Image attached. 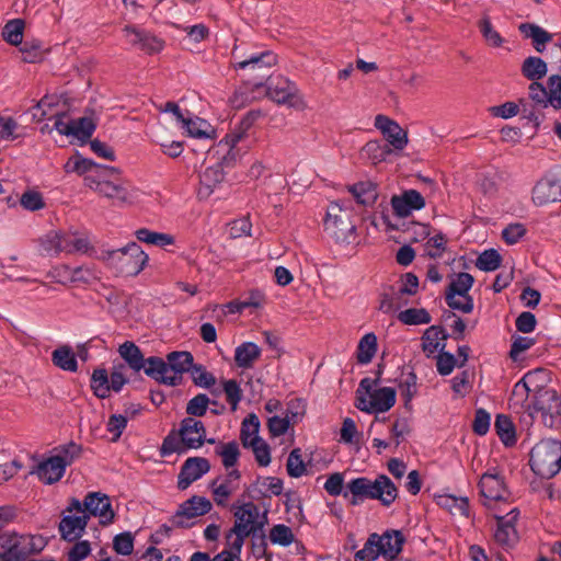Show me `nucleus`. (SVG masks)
I'll return each mask as SVG.
<instances>
[{
    "label": "nucleus",
    "mask_w": 561,
    "mask_h": 561,
    "mask_svg": "<svg viewBox=\"0 0 561 561\" xmlns=\"http://www.w3.org/2000/svg\"><path fill=\"white\" fill-rule=\"evenodd\" d=\"M231 55L236 70L249 71L248 78L243 80L242 85L234 91L230 99L232 106L242 107L252 102L255 99L253 93L263 88L274 76L270 71L277 64V55L272 50H264L245 56L239 51L238 46L233 47Z\"/></svg>",
    "instance_id": "1"
},
{
    "label": "nucleus",
    "mask_w": 561,
    "mask_h": 561,
    "mask_svg": "<svg viewBox=\"0 0 561 561\" xmlns=\"http://www.w3.org/2000/svg\"><path fill=\"white\" fill-rule=\"evenodd\" d=\"M206 440V427L201 420L187 416L180 422L179 428H172L159 447L161 457L172 454L183 455L191 449L201 448Z\"/></svg>",
    "instance_id": "2"
},
{
    "label": "nucleus",
    "mask_w": 561,
    "mask_h": 561,
    "mask_svg": "<svg viewBox=\"0 0 561 561\" xmlns=\"http://www.w3.org/2000/svg\"><path fill=\"white\" fill-rule=\"evenodd\" d=\"M101 259L115 271L116 276H137L148 262V254L141 247L131 241L123 248L114 250H103Z\"/></svg>",
    "instance_id": "3"
},
{
    "label": "nucleus",
    "mask_w": 561,
    "mask_h": 561,
    "mask_svg": "<svg viewBox=\"0 0 561 561\" xmlns=\"http://www.w3.org/2000/svg\"><path fill=\"white\" fill-rule=\"evenodd\" d=\"M529 467L541 479L554 478L561 471V440H539L529 453Z\"/></svg>",
    "instance_id": "4"
},
{
    "label": "nucleus",
    "mask_w": 561,
    "mask_h": 561,
    "mask_svg": "<svg viewBox=\"0 0 561 561\" xmlns=\"http://www.w3.org/2000/svg\"><path fill=\"white\" fill-rule=\"evenodd\" d=\"M1 547L12 561H28L31 556L39 554L47 546V539L39 534L4 533L0 536Z\"/></svg>",
    "instance_id": "5"
},
{
    "label": "nucleus",
    "mask_w": 561,
    "mask_h": 561,
    "mask_svg": "<svg viewBox=\"0 0 561 561\" xmlns=\"http://www.w3.org/2000/svg\"><path fill=\"white\" fill-rule=\"evenodd\" d=\"M526 412L531 419L540 412L545 426L558 427L561 424V397L554 389H538L526 404Z\"/></svg>",
    "instance_id": "6"
},
{
    "label": "nucleus",
    "mask_w": 561,
    "mask_h": 561,
    "mask_svg": "<svg viewBox=\"0 0 561 561\" xmlns=\"http://www.w3.org/2000/svg\"><path fill=\"white\" fill-rule=\"evenodd\" d=\"M263 88H265V95L277 104L296 110L306 107L296 83L282 75H274Z\"/></svg>",
    "instance_id": "7"
},
{
    "label": "nucleus",
    "mask_w": 561,
    "mask_h": 561,
    "mask_svg": "<svg viewBox=\"0 0 561 561\" xmlns=\"http://www.w3.org/2000/svg\"><path fill=\"white\" fill-rule=\"evenodd\" d=\"M124 368L123 364L114 366L110 375L105 368H95L90 379L93 394L99 399H106L111 391L119 392L129 382V379L122 373Z\"/></svg>",
    "instance_id": "8"
},
{
    "label": "nucleus",
    "mask_w": 561,
    "mask_h": 561,
    "mask_svg": "<svg viewBox=\"0 0 561 561\" xmlns=\"http://www.w3.org/2000/svg\"><path fill=\"white\" fill-rule=\"evenodd\" d=\"M324 230L336 242H350L348 238L355 233L356 227L351 221L347 210H343L337 202L331 203L323 221Z\"/></svg>",
    "instance_id": "9"
},
{
    "label": "nucleus",
    "mask_w": 561,
    "mask_h": 561,
    "mask_svg": "<svg viewBox=\"0 0 561 561\" xmlns=\"http://www.w3.org/2000/svg\"><path fill=\"white\" fill-rule=\"evenodd\" d=\"M531 199L536 206L561 203V174L547 172L533 187Z\"/></svg>",
    "instance_id": "10"
},
{
    "label": "nucleus",
    "mask_w": 561,
    "mask_h": 561,
    "mask_svg": "<svg viewBox=\"0 0 561 561\" xmlns=\"http://www.w3.org/2000/svg\"><path fill=\"white\" fill-rule=\"evenodd\" d=\"M211 508L213 504L207 497L193 495L180 504L178 511L170 520L176 528H190L192 524L185 523L183 517L191 519L197 516H203L209 513Z\"/></svg>",
    "instance_id": "11"
},
{
    "label": "nucleus",
    "mask_w": 561,
    "mask_h": 561,
    "mask_svg": "<svg viewBox=\"0 0 561 561\" xmlns=\"http://www.w3.org/2000/svg\"><path fill=\"white\" fill-rule=\"evenodd\" d=\"M480 495L490 501H507L511 492L505 483V478L496 468L484 472L478 483Z\"/></svg>",
    "instance_id": "12"
},
{
    "label": "nucleus",
    "mask_w": 561,
    "mask_h": 561,
    "mask_svg": "<svg viewBox=\"0 0 561 561\" xmlns=\"http://www.w3.org/2000/svg\"><path fill=\"white\" fill-rule=\"evenodd\" d=\"M123 33L128 43L148 55L160 53L164 47V41L152 33L135 25H125Z\"/></svg>",
    "instance_id": "13"
},
{
    "label": "nucleus",
    "mask_w": 561,
    "mask_h": 561,
    "mask_svg": "<svg viewBox=\"0 0 561 561\" xmlns=\"http://www.w3.org/2000/svg\"><path fill=\"white\" fill-rule=\"evenodd\" d=\"M375 127L381 131L387 141L386 144L393 148L392 151L403 150L407 147L409 142L408 131L404 130L394 119L386 115L378 114L375 117Z\"/></svg>",
    "instance_id": "14"
},
{
    "label": "nucleus",
    "mask_w": 561,
    "mask_h": 561,
    "mask_svg": "<svg viewBox=\"0 0 561 561\" xmlns=\"http://www.w3.org/2000/svg\"><path fill=\"white\" fill-rule=\"evenodd\" d=\"M393 215L399 218H407L414 210H421L425 207L424 196L416 190H404L401 194L392 195L390 199Z\"/></svg>",
    "instance_id": "15"
},
{
    "label": "nucleus",
    "mask_w": 561,
    "mask_h": 561,
    "mask_svg": "<svg viewBox=\"0 0 561 561\" xmlns=\"http://www.w3.org/2000/svg\"><path fill=\"white\" fill-rule=\"evenodd\" d=\"M211 466L207 458L188 457L181 466L178 476V489L186 490L194 481L201 479L210 470Z\"/></svg>",
    "instance_id": "16"
},
{
    "label": "nucleus",
    "mask_w": 561,
    "mask_h": 561,
    "mask_svg": "<svg viewBox=\"0 0 561 561\" xmlns=\"http://www.w3.org/2000/svg\"><path fill=\"white\" fill-rule=\"evenodd\" d=\"M398 495L397 485L387 474L381 473L374 481L370 480V500H377L382 506L389 507Z\"/></svg>",
    "instance_id": "17"
},
{
    "label": "nucleus",
    "mask_w": 561,
    "mask_h": 561,
    "mask_svg": "<svg viewBox=\"0 0 561 561\" xmlns=\"http://www.w3.org/2000/svg\"><path fill=\"white\" fill-rule=\"evenodd\" d=\"M65 471V462H61L60 457L54 455L42 460L30 473H36L39 481L50 485L60 481Z\"/></svg>",
    "instance_id": "18"
},
{
    "label": "nucleus",
    "mask_w": 561,
    "mask_h": 561,
    "mask_svg": "<svg viewBox=\"0 0 561 561\" xmlns=\"http://www.w3.org/2000/svg\"><path fill=\"white\" fill-rule=\"evenodd\" d=\"M379 537H382L381 548L376 550V556H381L388 561L397 560L407 542L403 533L399 529H387Z\"/></svg>",
    "instance_id": "19"
},
{
    "label": "nucleus",
    "mask_w": 561,
    "mask_h": 561,
    "mask_svg": "<svg viewBox=\"0 0 561 561\" xmlns=\"http://www.w3.org/2000/svg\"><path fill=\"white\" fill-rule=\"evenodd\" d=\"M88 522L89 515H65L58 525L60 538L68 542L78 540L84 533Z\"/></svg>",
    "instance_id": "20"
},
{
    "label": "nucleus",
    "mask_w": 561,
    "mask_h": 561,
    "mask_svg": "<svg viewBox=\"0 0 561 561\" xmlns=\"http://www.w3.org/2000/svg\"><path fill=\"white\" fill-rule=\"evenodd\" d=\"M163 111L172 113L175 116L176 121L182 124V127L187 131L188 136L201 139L213 138V135L210 133H207L206 130L199 128H195L196 124L206 125L205 119L199 117H196L195 119L184 117L183 113L181 112L179 105L175 102H167Z\"/></svg>",
    "instance_id": "21"
},
{
    "label": "nucleus",
    "mask_w": 561,
    "mask_h": 561,
    "mask_svg": "<svg viewBox=\"0 0 561 561\" xmlns=\"http://www.w3.org/2000/svg\"><path fill=\"white\" fill-rule=\"evenodd\" d=\"M343 497L346 499L352 506L359 505L367 499L370 500V479L367 477H358L348 481Z\"/></svg>",
    "instance_id": "22"
},
{
    "label": "nucleus",
    "mask_w": 561,
    "mask_h": 561,
    "mask_svg": "<svg viewBox=\"0 0 561 561\" xmlns=\"http://www.w3.org/2000/svg\"><path fill=\"white\" fill-rule=\"evenodd\" d=\"M225 180V172L220 169V165L216 163L207 167L199 175V188L197 196L199 199L208 198L215 187Z\"/></svg>",
    "instance_id": "23"
},
{
    "label": "nucleus",
    "mask_w": 561,
    "mask_h": 561,
    "mask_svg": "<svg viewBox=\"0 0 561 561\" xmlns=\"http://www.w3.org/2000/svg\"><path fill=\"white\" fill-rule=\"evenodd\" d=\"M518 31L525 38L531 39L533 47L540 54L546 50L547 44L553 38L551 33L535 23H522L518 26Z\"/></svg>",
    "instance_id": "24"
},
{
    "label": "nucleus",
    "mask_w": 561,
    "mask_h": 561,
    "mask_svg": "<svg viewBox=\"0 0 561 561\" xmlns=\"http://www.w3.org/2000/svg\"><path fill=\"white\" fill-rule=\"evenodd\" d=\"M369 398L371 399L370 408L374 414L386 413L390 411L397 402V390L392 387H380L375 389Z\"/></svg>",
    "instance_id": "25"
},
{
    "label": "nucleus",
    "mask_w": 561,
    "mask_h": 561,
    "mask_svg": "<svg viewBox=\"0 0 561 561\" xmlns=\"http://www.w3.org/2000/svg\"><path fill=\"white\" fill-rule=\"evenodd\" d=\"M377 184L371 181H360L348 186V192L356 203L363 206H373L377 198Z\"/></svg>",
    "instance_id": "26"
},
{
    "label": "nucleus",
    "mask_w": 561,
    "mask_h": 561,
    "mask_svg": "<svg viewBox=\"0 0 561 561\" xmlns=\"http://www.w3.org/2000/svg\"><path fill=\"white\" fill-rule=\"evenodd\" d=\"M449 337L450 334L446 331V329L443 325H431L425 330L421 337L422 351L426 353L427 357H431V355L434 352H439V347L442 346V343L435 340L440 339L442 341H446ZM443 344L445 343L443 342Z\"/></svg>",
    "instance_id": "27"
},
{
    "label": "nucleus",
    "mask_w": 561,
    "mask_h": 561,
    "mask_svg": "<svg viewBox=\"0 0 561 561\" xmlns=\"http://www.w3.org/2000/svg\"><path fill=\"white\" fill-rule=\"evenodd\" d=\"M261 356V348L254 342H243L234 351V363L239 368H252Z\"/></svg>",
    "instance_id": "28"
},
{
    "label": "nucleus",
    "mask_w": 561,
    "mask_h": 561,
    "mask_svg": "<svg viewBox=\"0 0 561 561\" xmlns=\"http://www.w3.org/2000/svg\"><path fill=\"white\" fill-rule=\"evenodd\" d=\"M96 126L98 124L93 118L83 116L72 119V127L68 128L66 133H69L72 137L77 138L82 146L92 140L91 137L95 131Z\"/></svg>",
    "instance_id": "29"
},
{
    "label": "nucleus",
    "mask_w": 561,
    "mask_h": 561,
    "mask_svg": "<svg viewBox=\"0 0 561 561\" xmlns=\"http://www.w3.org/2000/svg\"><path fill=\"white\" fill-rule=\"evenodd\" d=\"M494 430L505 447H513L516 445V428L508 415L497 414L495 416Z\"/></svg>",
    "instance_id": "30"
},
{
    "label": "nucleus",
    "mask_w": 561,
    "mask_h": 561,
    "mask_svg": "<svg viewBox=\"0 0 561 561\" xmlns=\"http://www.w3.org/2000/svg\"><path fill=\"white\" fill-rule=\"evenodd\" d=\"M118 353L130 369L139 373L145 367V356L138 345L126 341L119 345Z\"/></svg>",
    "instance_id": "31"
},
{
    "label": "nucleus",
    "mask_w": 561,
    "mask_h": 561,
    "mask_svg": "<svg viewBox=\"0 0 561 561\" xmlns=\"http://www.w3.org/2000/svg\"><path fill=\"white\" fill-rule=\"evenodd\" d=\"M84 181L95 182L94 191L107 198H117L123 203L127 201V190L122 185L114 184L106 179L96 180L95 176H85Z\"/></svg>",
    "instance_id": "32"
},
{
    "label": "nucleus",
    "mask_w": 561,
    "mask_h": 561,
    "mask_svg": "<svg viewBox=\"0 0 561 561\" xmlns=\"http://www.w3.org/2000/svg\"><path fill=\"white\" fill-rule=\"evenodd\" d=\"M51 362L56 367L65 371L76 373L78 370L76 353L69 345H62L54 350Z\"/></svg>",
    "instance_id": "33"
},
{
    "label": "nucleus",
    "mask_w": 561,
    "mask_h": 561,
    "mask_svg": "<svg viewBox=\"0 0 561 561\" xmlns=\"http://www.w3.org/2000/svg\"><path fill=\"white\" fill-rule=\"evenodd\" d=\"M456 277L445 289V301L453 300L456 296L467 295L474 284V277L469 273L460 272Z\"/></svg>",
    "instance_id": "34"
},
{
    "label": "nucleus",
    "mask_w": 561,
    "mask_h": 561,
    "mask_svg": "<svg viewBox=\"0 0 561 561\" xmlns=\"http://www.w3.org/2000/svg\"><path fill=\"white\" fill-rule=\"evenodd\" d=\"M241 444L243 448L252 449L255 461L260 467H267L271 463V447L261 436L247 440L244 435Z\"/></svg>",
    "instance_id": "35"
},
{
    "label": "nucleus",
    "mask_w": 561,
    "mask_h": 561,
    "mask_svg": "<svg viewBox=\"0 0 561 561\" xmlns=\"http://www.w3.org/2000/svg\"><path fill=\"white\" fill-rule=\"evenodd\" d=\"M520 72L527 80L537 81L546 77L548 65L541 57L529 56L524 59Z\"/></svg>",
    "instance_id": "36"
},
{
    "label": "nucleus",
    "mask_w": 561,
    "mask_h": 561,
    "mask_svg": "<svg viewBox=\"0 0 561 561\" xmlns=\"http://www.w3.org/2000/svg\"><path fill=\"white\" fill-rule=\"evenodd\" d=\"M191 365H193V354L188 351H173L167 354L168 371L183 375L190 373Z\"/></svg>",
    "instance_id": "37"
},
{
    "label": "nucleus",
    "mask_w": 561,
    "mask_h": 561,
    "mask_svg": "<svg viewBox=\"0 0 561 561\" xmlns=\"http://www.w3.org/2000/svg\"><path fill=\"white\" fill-rule=\"evenodd\" d=\"M378 348L377 336L374 332L366 333L358 342L356 350L357 363L360 365L369 364Z\"/></svg>",
    "instance_id": "38"
},
{
    "label": "nucleus",
    "mask_w": 561,
    "mask_h": 561,
    "mask_svg": "<svg viewBox=\"0 0 561 561\" xmlns=\"http://www.w3.org/2000/svg\"><path fill=\"white\" fill-rule=\"evenodd\" d=\"M60 237V252L75 253L81 252L87 253L90 249V242L87 238H79L76 233L65 232L59 230Z\"/></svg>",
    "instance_id": "39"
},
{
    "label": "nucleus",
    "mask_w": 561,
    "mask_h": 561,
    "mask_svg": "<svg viewBox=\"0 0 561 561\" xmlns=\"http://www.w3.org/2000/svg\"><path fill=\"white\" fill-rule=\"evenodd\" d=\"M215 454L221 458L222 466L230 469L238 463L241 451L238 443L231 440L229 443L219 442L215 448Z\"/></svg>",
    "instance_id": "40"
},
{
    "label": "nucleus",
    "mask_w": 561,
    "mask_h": 561,
    "mask_svg": "<svg viewBox=\"0 0 561 561\" xmlns=\"http://www.w3.org/2000/svg\"><path fill=\"white\" fill-rule=\"evenodd\" d=\"M24 28L25 21L23 19H12L4 24L1 36L8 44L19 46L23 41Z\"/></svg>",
    "instance_id": "41"
},
{
    "label": "nucleus",
    "mask_w": 561,
    "mask_h": 561,
    "mask_svg": "<svg viewBox=\"0 0 561 561\" xmlns=\"http://www.w3.org/2000/svg\"><path fill=\"white\" fill-rule=\"evenodd\" d=\"M362 153L366 156L374 164L386 161L387 157L392 153V149L388 144L379 140H369L362 149Z\"/></svg>",
    "instance_id": "42"
},
{
    "label": "nucleus",
    "mask_w": 561,
    "mask_h": 561,
    "mask_svg": "<svg viewBox=\"0 0 561 561\" xmlns=\"http://www.w3.org/2000/svg\"><path fill=\"white\" fill-rule=\"evenodd\" d=\"M503 257L495 249H486L476 260V266L482 272H494L502 266Z\"/></svg>",
    "instance_id": "43"
},
{
    "label": "nucleus",
    "mask_w": 561,
    "mask_h": 561,
    "mask_svg": "<svg viewBox=\"0 0 561 561\" xmlns=\"http://www.w3.org/2000/svg\"><path fill=\"white\" fill-rule=\"evenodd\" d=\"M209 404L218 405V401L210 400L205 393H198L186 403V414L194 419L202 417L207 413Z\"/></svg>",
    "instance_id": "44"
},
{
    "label": "nucleus",
    "mask_w": 561,
    "mask_h": 561,
    "mask_svg": "<svg viewBox=\"0 0 561 561\" xmlns=\"http://www.w3.org/2000/svg\"><path fill=\"white\" fill-rule=\"evenodd\" d=\"M398 320L407 325L427 324L432 321L430 312L424 308H409L398 313Z\"/></svg>",
    "instance_id": "45"
},
{
    "label": "nucleus",
    "mask_w": 561,
    "mask_h": 561,
    "mask_svg": "<svg viewBox=\"0 0 561 561\" xmlns=\"http://www.w3.org/2000/svg\"><path fill=\"white\" fill-rule=\"evenodd\" d=\"M20 51L24 55L23 61L35 64L43 60L44 49L43 43L39 39L22 41Z\"/></svg>",
    "instance_id": "46"
},
{
    "label": "nucleus",
    "mask_w": 561,
    "mask_h": 561,
    "mask_svg": "<svg viewBox=\"0 0 561 561\" xmlns=\"http://www.w3.org/2000/svg\"><path fill=\"white\" fill-rule=\"evenodd\" d=\"M142 369L148 377L160 383L161 377H164L168 373L167 358L163 359L159 356L145 358V367Z\"/></svg>",
    "instance_id": "47"
},
{
    "label": "nucleus",
    "mask_w": 561,
    "mask_h": 561,
    "mask_svg": "<svg viewBox=\"0 0 561 561\" xmlns=\"http://www.w3.org/2000/svg\"><path fill=\"white\" fill-rule=\"evenodd\" d=\"M268 538L273 545L288 547L295 541V535L289 526L276 524L270 529Z\"/></svg>",
    "instance_id": "48"
},
{
    "label": "nucleus",
    "mask_w": 561,
    "mask_h": 561,
    "mask_svg": "<svg viewBox=\"0 0 561 561\" xmlns=\"http://www.w3.org/2000/svg\"><path fill=\"white\" fill-rule=\"evenodd\" d=\"M446 344H442L439 347V354L436 358V369L440 376H448L453 373L455 367H459L458 359L456 356L445 351Z\"/></svg>",
    "instance_id": "49"
},
{
    "label": "nucleus",
    "mask_w": 561,
    "mask_h": 561,
    "mask_svg": "<svg viewBox=\"0 0 561 561\" xmlns=\"http://www.w3.org/2000/svg\"><path fill=\"white\" fill-rule=\"evenodd\" d=\"M286 470L290 478H300L307 473V468L302 460L300 448H294L290 451L286 463Z\"/></svg>",
    "instance_id": "50"
},
{
    "label": "nucleus",
    "mask_w": 561,
    "mask_h": 561,
    "mask_svg": "<svg viewBox=\"0 0 561 561\" xmlns=\"http://www.w3.org/2000/svg\"><path fill=\"white\" fill-rule=\"evenodd\" d=\"M222 391L226 394V400L230 404L231 411L234 412L243 398V391L239 382L236 379L224 380Z\"/></svg>",
    "instance_id": "51"
},
{
    "label": "nucleus",
    "mask_w": 561,
    "mask_h": 561,
    "mask_svg": "<svg viewBox=\"0 0 561 561\" xmlns=\"http://www.w3.org/2000/svg\"><path fill=\"white\" fill-rule=\"evenodd\" d=\"M135 547V535L130 531H123L114 536L113 550L121 556H129Z\"/></svg>",
    "instance_id": "52"
},
{
    "label": "nucleus",
    "mask_w": 561,
    "mask_h": 561,
    "mask_svg": "<svg viewBox=\"0 0 561 561\" xmlns=\"http://www.w3.org/2000/svg\"><path fill=\"white\" fill-rule=\"evenodd\" d=\"M534 377H536V374H525L524 377L515 383L512 391V398L510 399V402H512L514 397L522 396L520 408H523L525 412L526 404L529 403V393L533 391V385L529 379H533Z\"/></svg>",
    "instance_id": "53"
},
{
    "label": "nucleus",
    "mask_w": 561,
    "mask_h": 561,
    "mask_svg": "<svg viewBox=\"0 0 561 561\" xmlns=\"http://www.w3.org/2000/svg\"><path fill=\"white\" fill-rule=\"evenodd\" d=\"M534 377H536V374H525L524 377L515 383L512 391V398L510 399V402H512L514 397L522 396L520 408H523L525 412L526 404L529 403V393L533 391V385L529 379H533Z\"/></svg>",
    "instance_id": "54"
},
{
    "label": "nucleus",
    "mask_w": 561,
    "mask_h": 561,
    "mask_svg": "<svg viewBox=\"0 0 561 561\" xmlns=\"http://www.w3.org/2000/svg\"><path fill=\"white\" fill-rule=\"evenodd\" d=\"M20 204L30 211H37L46 206L42 193L34 190L25 191L20 197Z\"/></svg>",
    "instance_id": "55"
},
{
    "label": "nucleus",
    "mask_w": 561,
    "mask_h": 561,
    "mask_svg": "<svg viewBox=\"0 0 561 561\" xmlns=\"http://www.w3.org/2000/svg\"><path fill=\"white\" fill-rule=\"evenodd\" d=\"M260 427L261 422L259 416L255 413H249L241 423L240 428V440L244 438V434L247 436V440H251V438H256L260 436Z\"/></svg>",
    "instance_id": "56"
},
{
    "label": "nucleus",
    "mask_w": 561,
    "mask_h": 561,
    "mask_svg": "<svg viewBox=\"0 0 561 561\" xmlns=\"http://www.w3.org/2000/svg\"><path fill=\"white\" fill-rule=\"evenodd\" d=\"M99 502L100 505H98L96 507L95 516H99L101 518L100 524L102 526L112 524L116 515L112 507L110 496L104 493H101V495L99 496Z\"/></svg>",
    "instance_id": "57"
},
{
    "label": "nucleus",
    "mask_w": 561,
    "mask_h": 561,
    "mask_svg": "<svg viewBox=\"0 0 561 561\" xmlns=\"http://www.w3.org/2000/svg\"><path fill=\"white\" fill-rule=\"evenodd\" d=\"M266 425L271 437L275 438L285 435L291 427L293 423L290 422L289 415H286L285 417L274 415L267 419Z\"/></svg>",
    "instance_id": "58"
},
{
    "label": "nucleus",
    "mask_w": 561,
    "mask_h": 561,
    "mask_svg": "<svg viewBox=\"0 0 561 561\" xmlns=\"http://www.w3.org/2000/svg\"><path fill=\"white\" fill-rule=\"evenodd\" d=\"M479 28L484 39L493 47L502 46L504 39L501 34L492 26L489 16H484L479 21Z\"/></svg>",
    "instance_id": "59"
},
{
    "label": "nucleus",
    "mask_w": 561,
    "mask_h": 561,
    "mask_svg": "<svg viewBox=\"0 0 561 561\" xmlns=\"http://www.w3.org/2000/svg\"><path fill=\"white\" fill-rule=\"evenodd\" d=\"M529 98L537 104L540 105L542 108H547L550 106V103H548V99L550 98V89L545 87L542 83L537 81H531L529 84Z\"/></svg>",
    "instance_id": "60"
},
{
    "label": "nucleus",
    "mask_w": 561,
    "mask_h": 561,
    "mask_svg": "<svg viewBox=\"0 0 561 561\" xmlns=\"http://www.w3.org/2000/svg\"><path fill=\"white\" fill-rule=\"evenodd\" d=\"M58 450L59 453L56 456L61 458V462H65V467L67 468L81 457L83 448L82 445L70 442L66 445H61Z\"/></svg>",
    "instance_id": "61"
},
{
    "label": "nucleus",
    "mask_w": 561,
    "mask_h": 561,
    "mask_svg": "<svg viewBox=\"0 0 561 561\" xmlns=\"http://www.w3.org/2000/svg\"><path fill=\"white\" fill-rule=\"evenodd\" d=\"M512 340L508 356L513 362H517L519 354L526 352L536 343L535 339L522 335H513Z\"/></svg>",
    "instance_id": "62"
},
{
    "label": "nucleus",
    "mask_w": 561,
    "mask_h": 561,
    "mask_svg": "<svg viewBox=\"0 0 561 561\" xmlns=\"http://www.w3.org/2000/svg\"><path fill=\"white\" fill-rule=\"evenodd\" d=\"M526 233L527 229L524 224L513 222L508 224L502 230V239L506 244L513 245L516 244Z\"/></svg>",
    "instance_id": "63"
},
{
    "label": "nucleus",
    "mask_w": 561,
    "mask_h": 561,
    "mask_svg": "<svg viewBox=\"0 0 561 561\" xmlns=\"http://www.w3.org/2000/svg\"><path fill=\"white\" fill-rule=\"evenodd\" d=\"M491 424V414L483 408L476 410L474 419L472 422V432L478 436H484Z\"/></svg>",
    "instance_id": "64"
}]
</instances>
